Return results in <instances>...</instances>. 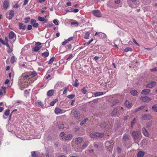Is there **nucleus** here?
<instances>
[{"label": "nucleus", "instance_id": "nucleus-56", "mask_svg": "<svg viewBox=\"0 0 157 157\" xmlns=\"http://www.w3.org/2000/svg\"><path fill=\"white\" fill-rule=\"evenodd\" d=\"M33 26L34 27L36 28L38 26V24L37 23L35 22L33 24Z\"/></svg>", "mask_w": 157, "mask_h": 157}, {"label": "nucleus", "instance_id": "nucleus-15", "mask_svg": "<svg viewBox=\"0 0 157 157\" xmlns=\"http://www.w3.org/2000/svg\"><path fill=\"white\" fill-rule=\"evenodd\" d=\"M16 36L15 34L13 31H11L9 34V37L10 39H12Z\"/></svg>", "mask_w": 157, "mask_h": 157}, {"label": "nucleus", "instance_id": "nucleus-44", "mask_svg": "<svg viewBox=\"0 0 157 157\" xmlns=\"http://www.w3.org/2000/svg\"><path fill=\"white\" fill-rule=\"evenodd\" d=\"M100 126L102 128H104L106 127L105 124V122L101 123L100 124Z\"/></svg>", "mask_w": 157, "mask_h": 157}, {"label": "nucleus", "instance_id": "nucleus-48", "mask_svg": "<svg viewBox=\"0 0 157 157\" xmlns=\"http://www.w3.org/2000/svg\"><path fill=\"white\" fill-rule=\"evenodd\" d=\"M19 6V5H18L17 3L13 6V7L16 9H17L18 8Z\"/></svg>", "mask_w": 157, "mask_h": 157}, {"label": "nucleus", "instance_id": "nucleus-1", "mask_svg": "<svg viewBox=\"0 0 157 157\" xmlns=\"http://www.w3.org/2000/svg\"><path fill=\"white\" fill-rule=\"evenodd\" d=\"M37 75V73L36 71H30L26 72L25 74H23L22 76L23 80H25L26 78H29V79L35 77Z\"/></svg>", "mask_w": 157, "mask_h": 157}, {"label": "nucleus", "instance_id": "nucleus-32", "mask_svg": "<svg viewBox=\"0 0 157 157\" xmlns=\"http://www.w3.org/2000/svg\"><path fill=\"white\" fill-rule=\"evenodd\" d=\"M29 85V83L27 82H26V81L23 84L22 86H23V88H25L27 87Z\"/></svg>", "mask_w": 157, "mask_h": 157}, {"label": "nucleus", "instance_id": "nucleus-58", "mask_svg": "<svg viewBox=\"0 0 157 157\" xmlns=\"http://www.w3.org/2000/svg\"><path fill=\"white\" fill-rule=\"evenodd\" d=\"M73 57V55L72 54H70L69 56L68 57L67 59V60H69L71 59Z\"/></svg>", "mask_w": 157, "mask_h": 157}, {"label": "nucleus", "instance_id": "nucleus-27", "mask_svg": "<svg viewBox=\"0 0 157 157\" xmlns=\"http://www.w3.org/2000/svg\"><path fill=\"white\" fill-rule=\"evenodd\" d=\"M130 93L133 96L136 95L137 94V92L136 90H131Z\"/></svg>", "mask_w": 157, "mask_h": 157}, {"label": "nucleus", "instance_id": "nucleus-29", "mask_svg": "<svg viewBox=\"0 0 157 157\" xmlns=\"http://www.w3.org/2000/svg\"><path fill=\"white\" fill-rule=\"evenodd\" d=\"M88 120V118H86L84 120H82L80 123V125L82 126L85 123L86 121Z\"/></svg>", "mask_w": 157, "mask_h": 157}, {"label": "nucleus", "instance_id": "nucleus-34", "mask_svg": "<svg viewBox=\"0 0 157 157\" xmlns=\"http://www.w3.org/2000/svg\"><path fill=\"white\" fill-rule=\"evenodd\" d=\"M145 106L144 105H142L140 106V107H138V109L135 111V112L136 113L137 111L140 110L141 109H144Z\"/></svg>", "mask_w": 157, "mask_h": 157}, {"label": "nucleus", "instance_id": "nucleus-43", "mask_svg": "<svg viewBox=\"0 0 157 157\" xmlns=\"http://www.w3.org/2000/svg\"><path fill=\"white\" fill-rule=\"evenodd\" d=\"M10 112V110L9 109H8L6 111L4 114L6 116H7L9 115Z\"/></svg>", "mask_w": 157, "mask_h": 157}, {"label": "nucleus", "instance_id": "nucleus-5", "mask_svg": "<svg viewBox=\"0 0 157 157\" xmlns=\"http://www.w3.org/2000/svg\"><path fill=\"white\" fill-rule=\"evenodd\" d=\"M141 134V132L139 131H133L132 133V135L135 140L138 139L139 136Z\"/></svg>", "mask_w": 157, "mask_h": 157}, {"label": "nucleus", "instance_id": "nucleus-45", "mask_svg": "<svg viewBox=\"0 0 157 157\" xmlns=\"http://www.w3.org/2000/svg\"><path fill=\"white\" fill-rule=\"evenodd\" d=\"M2 88V91H1L3 92V93H6V87H5L2 86L1 87Z\"/></svg>", "mask_w": 157, "mask_h": 157}, {"label": "nucleus", "instance_id": "nucleus-39", "mask_svg": "<svg viewBox=\"0 0 157 157\" xmlns=\"http://www.w3.org/2000/svg\"><path fill=\"white\" fill-rule=\"evenodd\" d=\"M65 133L63 132H62L60 133V137L62 138V140H63V138H64L65 137Z\"/></svg>", "mask_w": 157, "mask_h": 157}, {"label": "nucleus", "instance_id": "nucleus-37", "mask_svg": "<svg viewBox=\"0 0 157 157\" xmlns=\"http://www.w3.org/2000/svg\"><path fill=\"white\" fill-rule=\"evenodd\" d=\"M152 108L155 111L157 112V104L153 105Z\"/></svg>", "mask_w": 157, "mask_h": 157}, {"label": "nucleus", "instance_id": "nucleus-7", "mask_svg": "<svg viewBox=\"0 0 157 157\" xmlns=\"http://www.w3.org/2000/svg\"><path fill=\"white\" fill-rule=\"evenodd\" d=\"M10 2L8 0H5L3 2L2 7L4 10H6L9 7Z\"/></svg>", "mask_w": 157, "mask_h": 157}, {"label": "nucleus", "instance_id": "nucleus-16", "mask_svg": "<svg viewBox=\"0 0 157 157\" xmlns=\"http://www.w3.org/2000/svg\"><path fill=\"white\" fill-rule=\"evenodd\" d=\"M151 92V90L149 89H145L143 90L141 92V94L144 95H147Z\"/></svg>", "mask_w": 157, "mask_h": 157}, {"label": "nucleus", "instance_id": "nucleus-23", "mask_svg": "<svg viewBox=\"0 0 157 157\" xmlns=\"http://www.w3.org/2000/svg\"><path fill=\"white\" fill-rule=\"evenodd\" d=\"M54 93L53 90H49L47 93V95L48 96L51 97L52 96Z\"/></svg>", "mask_w": 157, "mask_h": 157}, {"label": "nucleus", "instance_id": "nucleus-17", "mask_svg": "<svg viewBox=\"0 0 157 157\" xmlns=\"http://www.w3.org/2000/svg\"><path fill=\"white\" fill-rule=\"evenodd\" d=\"M49 55V52L47 49H46V52L42 53L41 54L42 56L44 58L47 57Z\"/></svg>", "mask_w": 157, "mask_h": 157}, {"label": "nucleus", "instance_id": "nucleus-40", "mask_svg": "<svg viewBox=\"0 0 157 157\" xmlns=\"http://www.w3.org/2000/svg\"><path fill=\"white\" fill-rule=\"evenodd\" d=\"M136 122V118H134L132 121L131 126L132 128L133 127Z\"/></svg>", "mask_w": 157, "mask_h": 157}, {"label": "nucleus", "instance_id": "nucleus-14", "mask_svg": "<svg viewBox=\"0 0 157 157\" xmlns=\"http://www.w3.org/2000/svg\"><path fill=\"white\" fill-rule=\"evenodd\" d=\"M142 131L143 134L146 137H149V133L145 128L143 127L142 128Z\"/></svg>", "mask_w": 157, "mask_h": 157}, {"label": "nucleus", "instance_id": "nucleus-50", "mask_svg": "<svg viewBox=\"0 0 157 157\" xmlns=\"http://www.w3.org/2000/svg\"><path fill=\"white\" fill-rule=\"evenodd\" d=\"M72 10L70 12H73L74 13H76L78 12L79 11L78 10V9H73L72 8Z\"/></svg>", "mask_w": 157, "mask_h": 157}, {"label": "nucleus", "instance_id": "nucleus-33", "mask_svg": "<svg viewBox=\"0 0 157 157\" xmlns=\"http://www.w3.org/2000/svg\"><path fill=\"white\" fill-rule=\"evenodd\" d=\"M15 57L14 56H13L11 57L10 59V62L11 63H13L15 62Z\"/></svg>", "mask_w": 157, "mask_h": 157}, {"label": "nucleus", "instance_id": "nucleus-19", "mask_svg": "<svg viewBox=\"0 0 157 157\" xmlns=\"http://www.w3.org/2000/svg\"><path fill=\"white\" fill-rule=\"evenodd\" d=\"M106 92H105L104 93L103 92H98L95 93L94 94V95L95 97H97L100 96H101L103 95L104 94H105Z\"/></svg>", "mask_w": 157, "mask_h": 157}, {"label": "nucleus", "instance_id": "nucleus-28", "mask_svg": "<svg viewBox=\"0 0 157 157\" xmlns=\"http://www.w3.org/2000/svg\"><path fill=\"white\" fill-rule=\"evenodd\" d=\"M132 48L130 47L126 48L124 50V52H127L128 51H132Z\"/></svg>", "mask_w": 157, "mask_h": 157}, {"label": "nucleus", "instance_id": "nucleus-18", "mask_svg": "<svg viewBox=\"0 0 157 157\" xmlns=\"http://www.w3.org/2000/svg\"><path fill=\"white\" fill-rule=\"evenodd\" d=\"M72 135L71 134H69L67 136H66L64 138H63V140H68L71 139L72 137Z\"/></svg>", "mask_w": 157, "mask_h": 157}, {"label": "nucleus", "instance_id": "nucleus-54", "mask_svg": "<svg viewBox=\"0 0 157 157\" xmlns=\"http://www.w3.org/2000/svg\"><path fill=\"white\" fill-rule=\"evenodd\" d=\"M32 156L33 157H36V153L35 151H33L32 152Z\"/></svg>", "mask_w": 157, "mask_h": 157}, {"label": "nucleus", "instance_id": "nucleus-10", "mask_svg": "<svg viewBox=\"0 0 157 157\" xmlns=\"http://www.w3.org/2000/svg\"><path fill=\"white\" fill-rule=\"evenodd\" d=\"M93 14L95 16L100 17L101 16V14L100 11L98 10H95L92 11Z\"/></svg>", "mask_w": 157, "mask_h": 157}, {"label": "nucleus", "instance_id": "nucleus-20", "mask_svg": "<svg viewBox=\"0 0 157 157\" xmlns=\"http://www.w3.org/2000/svg\"><path fill=\"white\" fill-rule=\"evenodd\" d=\"M124 105L127 108H130L132 106V103H130L128 100H126L124 102Z\"/></svg>", "mask_w": 157, "mask_h": 157}, {"label": "nucleus", "instance_id": "nucleus-35", "mask_svg": "<svg viewBox=\"0 0 157 157\" xmlns=\"http://www.w3.org/2000/svg\"><path fill=\"white\" fill-rule=\"evenodd\" d=\"M88 142L84 143L83 145L82 146V149H84L88 145Z\"/></svg>", "mask_w": 157, "mask_h": 157}, {"label": "nucleus", "instance_id": "nucleus-2", "mask_svg": "<svg viewBox=\"0 0 157 157\" xmlns=\"http://www.w3.org/2000/svg\"><path fill=\"white\" fill-rule=\"evenodd\" d=\"M14 15V11L12 10H9L6 14V17L9 19H11Z\"/></svg>", "mask_w": 157, "mask_h": 157}, {"label": "nucleus", "instance_id": "nucleus-11", "mask_svg": "<svg viewBox=\"0 0 157 157\" xmlns=\"http://www.w3.org/2000/svg\"><path fill=\"white\" fill-rule=\"evenodd\" d=\"M156 82L155 81H152L148 82L146 85V87L149 88H151L156 85Z\"/></svg>", "mask_w": 157, "mask_h": 157}, {"label": "nucleus", "instance_id": "nucleus-9", "mask_svg": "<svg viewBox=\"0 0 157 157\" xmlns=\"http://www.w3.org/2000/svg\"><path fill=\"white\" fill-rule=\"evenodd\" d=\"M113 142H111L110 141H108L106 142L105 145L107 149L110 148L112 149L113 147Z\"/></svg>", "mask_w": 157, "mask_h": 157}, {"label": "nucleus", "instance_id": "nucleus-25", "mask_svg": "<svg viewBox=\"0 0 157 157\" xmlns=\"http://www.w3.org/2000/svg\"><path fill=\"white\" fill-rule=\"evenodd\" d=\"M90 33L89 32H86L85 33V35L84 36V38L85 39H88L90 38Z\"/></svg>", "mask_w": 157, "mask_h": 157}, {"label": "nucleus", "instance_id": "nucleus-6", "mask_svg": "<svg viewBox=\"0 0 157 157\" xmlns=\"http://www.w3.org/2000/svg\"><path fill=\"white\" fill-rule=\"evenodd\" d=\"M74 117L76 120H79L81 118L82 116L81 114L79 113L78 112L75 111L73 112Z\"/></svg>", "mask_w": 157, "mask_h": 157}, {"label": "nucleus", "instance_id": "nucleus-12", "mask_svg": "<svg viewBox=\"0 0 157 157\" xmlns=\"http://www.w3.org/2000/svg\"><path fill=\"white\" fill-rule=\"evenodd\" d=\"M140 100L142 101L147 102L151 101V99L147 96H145L144 97H141Z\"/></svg>", "mask_w": 157, "mask_h": 157}, {"label": "nucleus", "instance_id": "nucleus-38", "mask_svg": "<svg viewBox=\"0 0 157 157\" xmlns=\"http://www.w3.org/2000/svg\"><path fill=\"white\" fill-rule=\"evenodd\" d=\"M75 96V94H70L68 95L67 96V97L69 99H72L74 98Z\"/></svg>", "mask_w": 157, "mask_h": 157}, {"label": "nucleus", "instance_id": "nucleus-59", "mask_svg": "<svg viewBox=\"0 0 157 157\" xmlns=\"http://www.w3.org/2000/svg\"><path fill=\"white\" fill-rule=\"evenodd\" d=\"M32 28V26L31 25H29L27 26V29L28 30H30Z\"/></svg>", "mask_w": 157, "mask_h": 157}, {"label": "nucleus", "instance_id": "nucleus-24", "mask_svg": "<svg viewBox=\"0 0 157 157\" xmlns=\"http://www.w3.org/2000/svg\"><path fill=\"white\" fill-rule=\"evenodd\" d=\"M129 135L125 133L124 134L123 137V140L125 141L127 140H129Z\"/></svg>", "mask_w": 157, "mask_h": 157}, {"label": "nucleus", "instance_id": "nucleus-46", "mask_svg": "<svg viewBox=\"0 0 157 157\" xmlns=\"http://www.w3.org/2000/svg\"><path fill=\"white\" fill-rule=\"evenodd\" d=\"M30 20V17H27V18H25V23H28L29 21V20Z\"/></svg>", "mask_w": 157, "mask_h": 157}, {"label": "nucleus", "instance_id": "nucleus-52", "mask_svg": "<svg viewBox=\"0 0 157 157\" xmlns=\"http://www.w3.org/2000/svg\"><path fill=\"white\" fill-rule=\"evenodd\" d=\"M150 71L151 72L157 71V67H156L153 69H150Z\"/></svg>", "mask_w": 157, "mask_h": 157}, {"label": "nucleus", "instance_id": "nucleus-3", "mask_svg": "<svg viewBox=\"0 0 157 157\" xmlns=\"http://www.w3.org/2000/svg\"><path fill=\"white\" fill-rule=\"evenodd\" d=\"M104 136V134L103 133H99L98 132H95L94 134L91 133L90 135V137L92 138H95L97 137H102Z\"/></svg>", "mask_w": 157, "mask_h": 157}, {"label": "nucleus", "instance_id": "nucleus-36", "mask_svg": "<svg viewBox=\"0 0 157 157\" xmlns=\"http://www.w3.org/2000/svg\"><path fill=\"white\" fill-rule=\"evenodd\" d=\"M69 87L68 86H66L64 88V90L63 92V94H65L67 93L68 90H69Z\"/></svg>", "mask_w": 157, "mask_h": 157}, {"label": "nucleus", "instance_id": "nucleus-30", "mask_svg": "<svg viewBox=\"0 0 157 157\" xmlns=\"http://www.w3.org/2000/svg\"><path fill=\"white\" fill-rule=\"evenodd\" d=\"M38 20L39 21H45V22H47L46 20L44 19V17H41L40 16H39L38 17Z\"/></svg>", "mask_w": 157, "mask_h": 157}, {"label": "nucleus", "instance_id": "nucleus-57", "mask_svg": "<svg viewBox=\"0 0 157 157\" xmlns=\"http://www.w3.org/2000/svg\"><path fill=\"white\" fill-rule=\"evenodd\" d=\"M151 124H152V123H151V122H148V123H147L146 124L147 127H150L151 125Z\"/></svg>", "mask_w": 157, "mask_h": 157}, {"label": "nucleus", "instance_id": "nucleus-21", "mask_svg": "<svg viewBox=\"0 0 157 157\" xmlns=\"http://www.w3.org/2000/svg\"><path fill=\"white\" fill-rule=\"evenodd\" d=\"M19 28L20 29H22L24 30L25 29L26 27L25 25H24L21 23H19Z\"/></svg>", "mask_w": 157, "mask_h": 157}, {"label": "nucleus", "instance_id": "nucleus-42", "mask_svg": "<svg viewBox=\"0 0 157 157\" xmlns=\"http://www.w3.org/2000/svg\"><path fill=\"white\" fill-rule=\"evenodd\" d=\"M54 59H55V58L53 57L52 58H51L49 60V62H48V64H52L53 63V62L54 61Z\"/></svg>", "mask_w": 157, "mask_h": 157}, {"label": "nucleus", "instance_id": "nucleus-62", "mask_svg": "<svg viewBox=\"0 0 157 157\" xmlns=\"http://www.w3.org/2000/svg\"><path fill=\"white\" fill-rule=\"evenodd\" d=\"M36 22V21L34 20V19H31V21H30V22H31V23L32 25H33V24L35 23Z\"/></svg>", "mask_w": 157, "mask_h": 157}, {"label": "nucleus", "instance_id": "nucleus-13", "mask_svg": "<svg viewBox=\"0 0 157 157\" xmlns=\"http://www.w3.org/2000/svg\"><path fill=\"white\" fill-rule=\"evenodd\" d=\"M117 109L116 108L114 109L112 113V116L115 117H118L120 115V112H119L117 114Z\"/></svg>", "mask_w": 157, "mask_h": 157}, {"label": "nucleus", "instance_id": "nucleus-4", "mask_svg": "<svg viewBox=\"0 0 157 157\" xmlns=\"http://www.w3.org/2000/svg\"><path fill=\"white\" fill-rule=\"evenodd\" d=\"M66 111L65 110L56 107L55 109L54 112L56 114L59 115L65 113Z\"/></svg>", "mask_w": 157, "mask_h": 157}, {"label": "nucleus", "instance_id": "nucleus-49", "mask_svg": "<svg viewBox=\"0 0 157 157\" xmlns=\"http://www.w3.org/2000/svg\"><path fill=\"white\" fill-rule=\"evenodd\" d=\"M71 25H78V22L76 21H74L72 22L71 23Z\"/></svg>", "mask_w": 157, "mask_h": 157}, {"label": "nucleus", "instance_id": "nucleus-31", "mask_svg": "<svg viewBox=\"0 0 157 157\" xmlns=\"http://www.w3.org/2000/svg\"><path fill=\"white\" fill-rule=\"evenodd\" d=\"M82 141V139L80 137H79L77 139V140L76 141V143L77 144H80L81 143Z\"/></svg>", "mask_w": 157, "mask_h": 157}, {"label": "nucleus", "instance_id": "nucleus-47", "mask_svg": "<svg viewBox=\"0 0 157 157\" xmlns=\"http://www.w3.org/2000/svg\"><path fill=\"white\" fill-rule=\"evenodd\" d=\"M59 127L60 129H63L64 128L63 124H60L59 125Z\"/></svg>", "mask_w": 157, "mask_h": 157}, {"label": "nucleus", "instance_id": "nucleus-63", "mask_svg": "<svg viewBox=\"0 0 157 157\" xmlns=\"http://www.w3.org/2000/svg\"><path fill=\"white\" fill-rule=\"evenodd\" d=\"M53 23L56 25H58V23L56 19H54L53 21Z\"/></svg>", "mask_w": 157, "mask_h": 157}, {"label": "nucleus", "instance_id": "nucleus-22", "mask_svg": "<svg viewBox=\"0 0 157 157\" xmlns=\"http://www.w3.org/2000/svg\"><path fill=\"white\" fill-rule=\"evenodd\" d=\"M145 154V153L142 151H139L137 154V157H143Z\"/></svg>", "mask_w": 157, "mask_h": 157}, {"label": "nucleus", "instance_id": "nucleus-55", "mask_svg": "<svg viewBox=\"0 0 157 157\" xmlns=\"http://www.w3.org/2000/svg\"><path fill=\"white\" fill-rule=\"evenodd\" d=\"M41 43L39 42H38L36 43L35 44V45L37 46H40L41 45Z\"/></svg>", "mask_w": 157, "mask_h": 157}, {"label": "nucleus", "instance_id": "nucleus-60", "mask_svg": "<svg viewBox=\"0 0 157 157\" xmlns=\"http://www.w3.org/2000/svg\"><path fill=\"white\" fill-rule=\"evenodd\" d=\"M53 25V24L52 23H51V24H48L47 25L46 27L47 28H50Z\"/></svg>", "mask_w": 157, "mask_h": 157}, {"label": "nucleus", "instance_id": "nucleus-26", "mask_svg": "<svg viewBox=\"0 0 157 157\" xmlns=\"http://www.w3.org/2000/svg\"><path fill=\"white\" fill-rule=\"evenodd\" d=\"M41 48V46H36L33 48V51L36 52L40 49Z\"/></svg>", "mask_w": 157, "mask_h": 157}, {"label": "nucleus", "instance_id": "nucleus-41", "mask_svg": "<svg viewBox=\"0 0 157 157\" xmlns=\"http://www.w3.org/2000/svg\"><path fill=\"white\" fill-rule=\"evenodd\" d=\"M81 91L83 94H85L86 93L87 90L85 87H83Z\"/></svg>", "mask_w": 157, "mask_h": 157}, {"label": "nucleus", "instance_id": "nucleus-51", "mask_svg": "<svg viewBox=\"0 0 157 157\" xmlns=\"http://www.w3.org/2000/svg\"><path fill=\"white\" fill-rule=\"evenodd\" d=\"M94 40L93 39H91L90 40H89L88 42L86 43L85 44H86L87 45H89L91 42L93 41Z\"/></svg>", "mask_w": 157, "mask_h": 157}, {"label": "nucleus", "instance_id": "nucleus-61", "mask_svg": "<svg viewBox=\"0 0 157 157\" xmlns=\"http://www.w3.org/2000/svg\"><path fill=\"white\" fill-rule=\"evenodd\" d=\"M68 41H67V40H65L64 41H63L62 43V44L63 45H65L67 43H68Z\"/></svg>", "mask_w": 157, "mask_h": 157}, {"label": "nucleus", "instance_id": "nucleus-64", "mask_svg": "<svg viewBox=\"0 0 157 157\" xmlns=\"http://www.w3.org/2000/svg\"><path fill=\"white\" fill-rule=\"evenodd\" d=\"M0 42L4 45H5V42L2 39L0 38Z\"/></svg>", "mask_w": 157, "mask_h": 157}, {"label": "nucleus", "instance_id": "nucleus-53", "mask_svg": "<svg viewBox=\"0 0 157 157\" xmlns=\"http://www.w3.org/2000/svg\"><path fill=\"white\" fill-rule=\"evenodd\" d=\"M8 48L9 49H8L7 52L8 53H10L12 52L13 50L11 48H10H10Z\"/></svg>", "mask_w": 157, "mask_h": 157}, {"label": "nucleus", "instance_id": "nucleus-8", "mask_svg": "<svg viewBox=\"0 0 157 157\" xmlns=\"http://www.w3.org/2000/svg\"><path fill=\"white\" fill-rule=\"evenodd\" d=\"M142 119L143 120H149L152 118V116L150 114H145L142 115Z\"/></svg>", "mask_w": 157, "mask_h": 157}]
</instances>
